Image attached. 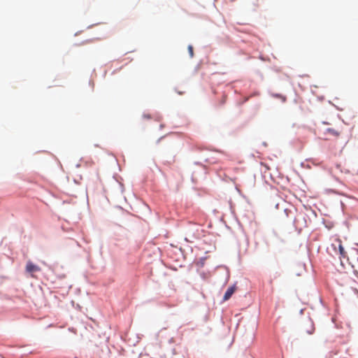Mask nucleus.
<instances>
[{
  "label": "nucleus",
  "mask_w": 358,
  "mask_h": 358,
  "mask_svg": "<svg viewBox=\"0 0 358 358\" xmlns=\"http://www.w3.org/2000/svg\"><path fill=\"white\" fill-rule=\"evenodd\" d=\"M331 248L335 251L336 253L340 255V257L345 258L347 257V253L345 251L342 242L339 238H336L331 244Z\"/></svg>",
  "instance_id": "1"
},
{
  "label": "nucleus",
  "mask_w": 358,
  "mask_h": 358,
  "mask_svg": "<svg viewBox=\"0 0 358 358\" xmlns=\"http://www.w3.org/2000/svg\"><path fill=\"white\" fill-rule=\"evenodd\" d=\"M26 271L28 273H32L34 272L40 271L41 268L35 264H34L31 262H28L26 265Z\"/></svg>",
  "instance_id": "2"
},
{
  "label": "nucleus",
  "mask_w": 358,
  "mask_h": 358,
  "mask_svg": "<svg viewBox=\"0 0 358 358\" xmlns=\"http://www.w3.org/2000/svg\"><path fill=\"white\" fill-rule=\"evenodd\" d=\"M236 290V285H232L231 287H229L227 290L226 291L224 296H223V300L224 301H227L230 299V297L232 296V294L235 292V291Z\"/></svg>",
  "instance_id": "3"
},
{
  "label": "nucleus",
  "mask_w": 358,
  "mask_h": 358,
  "mask_svg": "<svg viewBox=\"0 0 358 358\" xmlns=\"http://www.w3.org/2000/svg\"><path fill=\"white\" fill-rule=\"evenodd\" d=\"M324 134L327 135L338 137L340 135V131L333 128H328L326 129Z\"/></svg>",
  "instance_id": "4"
},
{
  "label": "nucleus",
  "mask_w": 358,
  "mask_h": 358,
  "mask_svg": "<svg viewBox=\"0 0 358 358\" xmlns=\"http://www.w3.org/2000/svg\"><path fill=\"white\" fill-rule=\"evenodd\" d=\"M315 331V327H313V325L310 323L309 324V328L306 329V331L308 334H312Z\"/></svg>",
  "instance_id": "5"
},
{
  "label": "nucleus",
  "mask_w": 358,
  "mask_h": 358,
  "mask_svg": "<svg viewBox=\"0 0 358 358\" xmlns=\"http://www.w3.org/2000/svg\"><path fill=\"white\" fill-rule=\"evenodd\" d=\"M188 52H189L190 57H194V51H193L192 45H189L188 46Z\"/></svg>",
  "instance_id": "6"
},
{
  "label": "nucleus",
  "mask_w": 358,
  "mask_h": 358,
  "mask_svg": "<svg viewBox=\"0 0 358 358\" xmlns=\"http://www.w3.org/2000/svg\"><path fill=\"white\" fill-rule=\"evenodd\" d=\"M76 358H77V357H76Z\"/></svg>",
  "instance_id": "7"
}]
</instances>
